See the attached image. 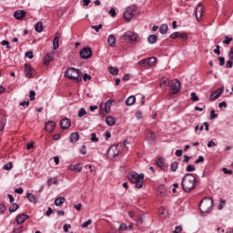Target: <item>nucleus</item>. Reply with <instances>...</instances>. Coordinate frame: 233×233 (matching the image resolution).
<instances>
[{
    "mask_svg": "<svg viewBox=\"0 0 233 233\" xmlns=\"http://www.w3.org/2000/svg\"><path fill=\"white\" fill-rule=\"evenodd\" d=\"M168 86L171 88L172 94H177L181 90V83L177 79L169 81Z\"/></svg>",
    "mask_w": 233,
    "mask_h": 233,
    "instance_id": "0eeeda50",
    "label": "nucleus"
},
{
    "mask_svg": "<svg viewBox=\"0 0 233 233\" xmlns=\"http://www.w3.org/2000/svg\"><path fill=\"white\" fill-rule=\"evenodd\" d=\"M5 127H6V119L2 118L0 120V131L3 132L5 130Z\"/></svg>",
    "mask_w": 233,
    "mask_h": 233,
    "instance_id": "58836bf2",
    "label": "nucleus"
},
{
    "mask_svg": "<svg viewBox=\"0 0 233 233\" xmlns=\"http://www.w3.org/2000/svg\"><path fill=\"white\" fill-rule=\"evenodd\" d=\"M191 101L193 102L199 101V97L196 95L195 92L191 93Z\"/></svg>",
    "mask_w": 233,
    "mask_h": 233,
    "instance_id": "603ef678",
    "label": "nucleus"
},
{
    "mask_svg": "<svg viewBox=\"0 0 233 233\" xmlns=\"http://www.w3.org/2000/svg\"><path fill=\"white\" fill-rule=\"evenodd\" d=\"M214 209V199L209 197L204 198L199 203V210L202 214H210Z\"/></svg>",
    "mask_w": 233,
    "mask_h": 233,
    "instance_id": "f03ea898",
    "label": "nucleus"
},
{
    "mask_svg": "<svg viewBox=\"0 0 233 233\" xmlns=\"http://www.w3.org/2000/svg\"><path fill=\"white\" fill-rule=\"evenodd\" d=\"M198 178L193 174L187 173L182 178V188L185 192H192L196 188Z\"/></svg>",
    "mask_w": 233,
    "mask_h": 233,
    "instance_id": "f257e3e1",
    "label": "nucleus"
},
{
    "mask_svg": "<svg viewBox=\"0 0 233 233\" xmlns=\"http://www.w3.org/2000/svg\"><path fill=\"white\" fill-rule=\"evenodd\" d=\"M107 154L109 156H112L113 157H117V156L121 154V149H119V145L111 146L107 150Z\"/></svg>",
    "mask_w": 233,
    "mask_h": 233,
    "instance_id": "6e6552de",
    "label": "nucleus"
},
{
    "mask_svg": "<svg viewBox=\"0 0 233 233\" xmlns=\"http://www.w3.org/2000/svg\"><path fill=\"white\" fill-rule=\"evenodd\" d=\"M54 128H56V122L48 121L46 124V132H52L54 130Z\"/></svg>",
    "mask_w": 233,
    "mask_h": 233,
    "instance_id": "4be33fe9",
    "label": "nucleus"
},
{
    "mask_svg": "<svg viewBox=\"0 0 233 233\" xmlns=\"http://www.w3.org/2000/svg\"><path fill=\"white\" fill-rule=\"evenodd\" d=\"M147 42L149 43V45H154V44L157 43V35H150L147 37Z\"/></svg>",
    "mask_w": 233,
    "mask_h": 233,
    "instance_id": "cd10ccee",
    "label": "nucleus"
},
{
    "mask_svg": "<svg viewBox=\"0 0 233 233\" xmlns=\"http://www.w3.org/2000/svg\"><path fill=\"white\" fill-rule=\"evenodd\" d=\"M89 225H92V219H88L87 221L84 222L81 227L82 228H86Z\"/></svg>",
    "mask_w": 233,
    "mask_h": 233,
    "instance_id": "3c124183",
    "label": "nucleus"
},
{
    "mask_svg": "<svg viewBox=\"0 0 233 233\" xmlns=\"http://www.w3.org/2000/svg\"><path fill=\"white\" fill-rule=\"evenodd\" d=\"M139 66L145 67L148 66V58L142 59L138 62Z\"/></svg>",
    "mask_w": 233,
    "mask_h": 233,
    "instance_id": "e433bc0d",
    "label": "nucleus"
},
{
    "mask_svg": "<svg viewBox=\"0 0 233 233\" xmlns=\"http://www.w3.org/2000/svg\"><path fill=\"white\" fill-rule=\"evenodd\" d=\"M106 123L108 125V127H114V125H116V119H114V117L111 116H106Z\"/></svg>",
    "mask_w": 233,
    "mask_h": 233,
    "instance_id": "c85d7f7f",
    "label": "nucleus"
},
{
    "mask_svg": "<svg viewBox=\"0 0 233 233\" xmlns=\"http://www.w3.org/2000/svg\"><path fill=\"white\" fill-rule=\"evenodd\" d=\"M146 139L148 140L150 145H154V143H156V133L154 131L148 130L146 135Z\"/></svg>",
    "mask_w": 233,
    "mask_h": 233,
    "instance_id": "dca6fc26",
    "label": "nucleus"
},
{
    "mask_svg": "<svg viewBox=\"0 0 233 233\" xmlns=\"http://www.w3.org/2000/svg\"><path fill=\"white\" fill-rule=\"evenodd\" d=\"M121 39L124 41H131V43H137L139 41L137 34L132 31L126 32Z\"/></svg>",
    "mask_w": 233,
    "mask_h": 233,
    "instance_id": "423d86ee",
    "label": "nucleus"
},
{
    "mask_svg": "<svg viewBox=\"0 0 233 233\" xmlns=\"http://www.w3.org/2000/svg\"><path fill=\"white\" fill-rule=\"evenodd\" d=\"M61 38V33L56 32L55 38L53 39V50H57L59 48V39Z\"/></svg>",
    "mask_w": 233,
    "mask_h": 233,
    "instance_id": "a211bd4d",
    "label": "nucleus"
},
{
    "mask_svg": "<svg viewBox=\"0 0 233 233\" xmlns=\"http://www.w3.org/2000/svg\"><path fill=\"white\" fill-rule=\"evenodd\" d=\"M26 198L28 201H30V203H37V200L39 199L36 195H34L32 193H27Z\"/></svg>",
    "mask_w": 233,
    "mask_h": 233,
    "instance_id": "5701e85b",
    "label": "nucleus"
},
{
    "mask_svg": "<svg viewBox=\"0 0 233 233\" xmlns=\"http://www.w3.org/2000/svg\"><path fill=\"white\" fill-rule=\"evenodd\" d=\"M20 106H30V102L29 101H23L19 103Z\"/></svg>",
    "mask_w": 233,
    "mask_h": 233,
    "instance_id": "e2e57ef3",
    "label": "nucleus"
},
{
    "mask_svg": "<svg viewBox=\"0 0 233 233\" xmlns=\"http://www.w3.org/2000/svg\"><path fill=\"white\" fill-rule=\"evenodd\" d=\"M108 72L109 74H112V76H117V74H119V69H117V67L109 66Z\"/></svg>",
    "mask_w": 233,
    "mask_h": 233,
    "instance_id": "c756f323",
    "label": "nucleus"
},
{
    "mask_svg": "<svg viewBox=\"0 0 233 233\" xmlns=\"http://www.w3.org/2000/svg\"><path fill=\"white\" fill-rule=\"evenodd\" d=\"M127 229H128V227L125 223L120 224L118 228L119 232H124V230H127Z\"/></svg>",
    "mask_w": 233,
    "mask_h": 233,
    "instance_id": "c03bdc74",
    "label": "nucleus"
},
{
    "mask_svg": "<svg viewBox=\"0 0 233 233\" xmlns=\"http://www.w3.org/2000/svg\"><path fill=\"white\" fill-rule=\"evenodd\" d=\"M53 60H54V53H48L44 57L45 65H48V63H50Z\"/></svg>",
    "mask_w": 233,
    "mask_h": 233,
    "instance_id": "b1692460",
    "label": "nucleus"
},
{
    "mask_svg": "<svg viewBox=\"0 0 233 233\" xmlns=\"http://www.w3.org/2000/svg\"><path fill=\"white\" fill-rule=\"evenodd\" d=\"M230 41H232V37H228V35H226L223 43L224 45H230Z\"/></svg>",
    "mask_w": 233,
    "mask_h": 233,
    "instance_id": "5fc2aeb1",
    "label": "nucleus"
},
{
    "mask_svg": "<svg viewBox=\"0 0 233 233\" xmlns=\"http://www.w3.org/2000/svg\"><path fill=\"white\" fill-rule=\"evenodd\" d=\"M225 88L222 86L211 93V101H216V99H219V96L223 94Z\"/></svg>",
    "mask_w": 233,
    "mask_h": 233,
    "instance_id": "4468645a",
    "label": "nucleus"
},
{
    "mask_svg": "<svg viewBox=\"0 0 233 233\" xmlns=\"http://www.w3.org/2000/svg\"><path fill=\"white\" fill-rule=\"evenodd\" d=\"M30 217L25 213L18 214L15 218L17 225H23Z\"/></svg>",
    "mask_w": 233,
    "mask_h": 233,
    "instance_id": "2eb2a0df",
    "label": "nucleus"
},
{
    "mask_svg": "<svg viewBox=\"0 0 233 233\" xmlns=\"http://www.w3.org/2000/svg\"><path fill=\"white\" fill-rule=\"evenodd\" d=\"M67 170H71V172H82L83 171V164L77 163L75 165H69L67 167Z\"/></svg>",
    "mask_w": 233,
    "mask_h": 233,
    "instance_id": "9d476101",
    "label": "nucleus"
},
{
    "mask_svg": "<svg viewBox=\"0 0 233 233\" xmlns=\"http://www.w3.org/2000/svg\"><path fill=\"white\" fill-rule=\"evenodd\" d=\"M136 103V96H130L126 99V105L127 106H131V105H134Z\"/></svg>",
    "mask_w": 233,
    "mask_h": 233,
    "instance_id": "bb28decb",
    "label": "nucleus"
},
{
    "mask_svg": "<svg viewBox=\"0 0 233 233\" xmlns=\"http://www.w3.org/2000/svg\"><path fill=\"white\" fill-rule=\"evenodd\" d=\"M127 177L129 181L135 184L136 188H143V181H145V174H137L136 171H131Z\"/></svg>",
    "mask_w": 233,
    "mask_h": 233,
    "instance_id": "7ed1b4c3",
    "label": "nucleus"
},
{
    "mask_svg": "<svg viewBox=\"0 0 233 233\" xmlns=\"http://www.w3.org/2000/svg\"><path fill=\"white\" fill-rule=\"evenodd\" d=\"M159 30H168V25L162 24L159 27Z\"/></svg>",
    "mask_w": 233,
    "mask_h": 233,
    "instance_id": "774afa93",
    "label": "nucleus"
},
{
    "mask_svg": "<svg viewBox=\"0 0 233 233\" xmlns=\"http://www.w3.org/2000/svg\"><path fill=\"white\" fill-rule=\"evenodd\" d=\"M157 167H159V168H164L165 167V158L164 157L157 158Z\"/></svg>",
    "mask_w": 233,
    "mask_h": 233,
    "instance_id": "7c9ffc66",
    "label": "nucleus"
},
{
    "mask_svg": "<svg viewBox=\"0 0 233 233\" xmlns=\"http://www.w3.org/2000/svg\"><path fill=\"white\" fill-rule=\"evenodd\" d=\"M205 161V158L203 157V156H199L198 157V159L195 161V163L197 164V165H199V163H203Z\"/></svg>",
    "mask_w": 233,
    "mask_h": 233,
    "instance_id": "13d9d810",
    "label": "nucleus"
},
{
    "mask_svg": "<svg viewBox=\"0 0 233 233\" xmlns=\"http://www.w3.org/2000/svg\"><path fill=\"white\" fill-rule=\"evenodd\" d=\"M15 19H17V21H23L25 17H26V11L25 10H16L14 13Z\"/></svg>",
    "mask_w": 233,
    "mask_h": 233,
    "instance_id": "9b49d317",
    "label": "nucleus"
},
{
    "mask_svg": "<svg viewBox=\"0 0 233 233\" xmlns=\"http://www.w3.org/2000/svg\"><path fill=\"white\" fill-rule=\"evenodd\" d=\"M171 39H177V37H180V39H187V33H179V32H175L170 35Z\"/></svg>",
    "mask_w": 233,
    "mask_h": 233,
    "instance_id": "6ab92c4d",
    "label": "nucleus"
},
{
    "mask_svg": "<svg viewBox=\"0 0 233 233\" xmlns=\"http://www.w3.org/2000/svg\"><path fill=\"white\" fill-rule=\"evenodd\" d=\"M65 201H66V199L63 197L56 198L55 199V205L56 207H61V205H63Z\"/></svg>",
    "mask_w": 233,
    "mask_h": 233,
    "instance_id": "a878e982",
    "label": "nucleus"
},
{
    "mask_svg": "<svg viewBox=\"0 0 233 233\" xmlns=\"http://www.w3.org/2000/svg\"><path fill=\"white\" fill-rule=\"evenodd\" d=\"M90 79H92V76H90V75H88V74H84V76H83V80L84 81H90Z\"/></svg>",
    "mask_w": 233,
    "mask_h": 233,
    "instance_id": "052dcab7",
    "label": "nucleus"
},
{
    "mask_svg": "<svg viewBox=\"0 0 233 233\" xmlns=\"http://www.w3.org/2000/svg\"><path fill=\"white\" fill-rule=\"evenodd\" d=\"M0 212L5 214L6 212V206L5 204H0Z\"/></svg>",
    "mask_w": 233,
    "mask_h": 233,
    "instance_id": "680f3d73",
    "label": "nucleus"
},
{
    "mask_svg": "<svg viewBox=\"0 0 233 233\" xmlns=\"http://www.w3.org/2000/svg\"><path fill=\"white\" fill-rule=\"evenodd\" d=\"M218 61H219V66H223L225 65V57L219 56Z\"/></svg>",
    "mask_w": 233,
    "mask_h": 233,
    "instance_id": "69168bd1",
    "label": "nucleus"
},
{
    "mask_svg": "<svg viewBox=\"0 0 233 233\" xmlns=\"http://www.w3.org/2000/svg\"><path fill=\"white\" fill-rule=\"evenodd\" d=\"M14 164L12 162H8L7 164L4 165V170H12Z\"/></svg>",
    "mask_w": 233,
    "mask_h": 233,
    "instance_id": "a19ab883",
    "label": "nucleus"
},
{
    "mask_svg": "<svg viewBox=\"0 0 233 233\" xmlns=\"http://www.w3.org/2000/svg\"><path fill=\"white\" fill-rule=\"evenodd\" d=\"M23 228L24 227L23 226H20L18 228H15L12 231V233H23Z\"/></svg>",
    "mask_w": 233,
    "mask_h": 233,
    "instance_id": "8fccbe9b",
    "label": "nucleus"
},
{
    "mask_svg": "<svg viewBox=\"0 0 233 233\" xmlns=\"http://www.w3.org/2000/svg\"><path fill=\"white\" fill-rule=\"evenodd\" d=\"M19 208V205L17 203H13L9 208V212H15Z\"/></svg>",
    "mask_w": 233,
    "mask_h": 233,
    "instance_id": "c9c22d12",
    "label": "nucleus"
},
{
    "mask_svg": "<svg viewBox=\"0 0 233 233\" xmlns=\"http://www.w3.org/2000/svg\"><path fill=\"white\" fill-rule=\"evenodd\" d=\"M216 118H218V114H216V110L212 109L210 111L209 119L212 121Z\"/></svg>",
    "mask_w": 233,
    "mask_h": 233,
    "instance_id": "ea45409f",
    "label": "nucleus"
},
{
    "mask_svg": "<svg viewBox=\"0 0 233 233\" xmlns=\"http://www.w3.org/2000/svg\"><path fill=\"white\" fill-rule=\"evenodd\" d=\"M63 228H64V232H68V229L72 228V226L70 224H65Z\"/></svg>",
    "mask_w": 233,
    "mask_h": 233,
    "instance_id": "338daca9",
    "label": "nucleus"
},
{
    "mask_svg": "<svg viewBox=\"0 0 233 233\" xmlns=\"http://www.w3.org/2000/svg\"><path fill=\"white\" fill-rule=\"evenodd\" d=\"M29 99H30V101H35V91H34V90L30 91Z\"/></svg>",
    "mask_w": 233,
    "mask_h": 233,
    "instance_id": "de8ad7c7",
    "label": "nucleus"
},
{
    "mask_svg": "<svg viewBox=\"0 0 233 233\" xmlns=\"http://www.w3.org/2000/svg\"><path fill=\"white\" fill-rule=\"evenodd\" d=\"M90 141L93 143H97V141H99V138H97V135H96V133L91 134Z\"/></svg>",
    "mask_w": 233,
    "mask_h": 233,
    "instance_id": "37998d69",
    "label": "nucleus"
},
{
    "mask_svg": "<svg viewBox=\"0 0 233 233\" xmlns=\"http://www.w3.org/2000/svg\"><path fill=\"white\" fill-rule=\"evenodd\" d=\"M110 112V107L109 106H106V104H104L100 106V114L101 116H106Z\"/></svg>",
    "mask_w": 233,
    "mask_h": 233,
    "instance_id": "aec40b11",
    "label": "nucleus"
},
{
    "mask_svg": "<svg viewBox=\"0 0 233 233\" xmlns=\"http://www.w3.org/2000/svg\"><path fill=\"white\" fill-rule=\"evenodd\" d=\"M168 83H170V81H168L167 78H164L160 81V86H168Z\"/></svg>",
    "mask_w": 233,
    "mask_h": 233,
    "instance_id": "49530a36",
    "label": "nucleus"
},
{
    "mask_svg": "<svg viewBox=\"0 0 233 233\" xmlns=\"http://www.w3.org/2000/svg\"><path fill=\"white\" fill-rule=\"evenodd\" d=\"M25 57H28L29 59H34V52L32 51L25 52Z\"/></svg>",
    "mask_w": 233,
    "mask_h": 233,
    "instance_id": "4d7b16f0",
    "label": "nucleus"
},
{
    "mask_svg": "<svg viewBox=\"0 0 233 233\" xmlns=\"http://www.w3.org/2000/svg\"><path fill=\"white\" fill-rule=\"evenodd\" d=\"M109 15H111V17H116V9L114 7H112L109 12H108Z\"/></svg>",
    "mask_w": 233,
    "mask_h": 233,
    "instance_id": "6e6d98bb",
    "label": "nucleus"
},
{
    "mask_svg": "<svg viewBox=\"0 0 233 233\" xmlns=\"http://www.w3.org/2000/svg\"><path fill=\"white\" fill-rule=\"evenodd\" d=\"M86 109H85V107H81L79 110H78V113H77V116L78 117H85V116H86Z\"/></svg>",
    "mask_w": 233,
    "mask_h": 233,
    "instance_id": "473e14b6",
    "label": "nucleus"
},
{
    "mask_svg": "<svg viewBox=\"0 0 233 233\" xmlns=\"http://www.w3.org/2000/svg\"><path fill=\"white\" fill-rule=\"evenodd\" d=\"M158 212H159V215L161 216V218H166L167 217V209H165L163 208H160Z\"/></svg>",
    "mask_w": 233,
    "mask_h": 233,
    "instance_id": "79ce46f5",
    "label": "nucleus"
},
{
    "mask_svg": "<svg viewBox=\"0 0 233 233\" xmlns=\"http://www.w3.org/2000/svg\"><path fill=\"white\" fill-rule=\"evenodd\" d=\"M195 17L197 21H199L203 17V5L198 4L195 10Z\"/></svg>",
    "mask_w": 233,
    "mask_h": 233,
    "instance_id": "ddd939ff",
    "label": "nucleus"
},
{
    "mask_svg": "<svg viewBox=\"0 0 233 233\" xmlns=\"http://www.w3.org/2000/svg\"><path fill=\"white\" fill-rule=\"evenodd\" d=\"M157 63V59L156 57H149L147 58V66H154Z\"/></svg>",
    "mask_w": 233,
    "mask_h": 233,
    "instance_id": "2f4dec72",
    "label": "nucleus"
},
{
    "mask_svg": "<svg viewBox=\"0 0 233 233\" xmlns=\"http://www.w3.org/2000/svg\"><path fill=\"white\" fill-rule=\"evenodd\" d=\"M25 77H28L29 79L34 77V67L29 64H25Z\"/></svg>",
    "mask_w": 233,
    "mask_h": 233,
    "instance_id": "f8f14e48",
    "label": "nucleus"
},
{
    "mask_svg": "<svg viewBox=\"0 0 233 233\" xmlns=\"http://www.w3.org/2000/svg\"><path fill=\"white\" fill-rule=\"evenodd\" d=\"M81 76V70L76 69L74 67H69L66 70V77L68 79H73L76 81V83H81L82 78L79 77Z\"/></svg>",
    "mask_w": 233,
    "mask_h": 233,
    "instance_id": "20e7f679",
    "label": "nucleus"
},
{
    "mask_svg": "<svg viewBox=\"0 0 233 233\" xmlns=\"http://www.w3.org/2000/svg\"><path fill=\"white\" fill-rule=\"evenodd\" d=\"M165 190H166L165 186L160 185L157 187V192H160V194H164Z\"/></svg>",
    "mask_w": 233,
    "mask_h": 233,
    "instance_id": "bf43d9fd",
    "label": "nucleus"
},
{
    "mask_svg": "<svg viewBox=\"0 0 233 233\" xmlns=\"http://www.w3.org/2000/svg\"><path fill=\"white\" fill-rule=\"evenodd\" d=\"M70 143H77L79 141V134L77 132L71 133L69 137Z\"/></svg>",
    "mask_w": 233,
    "mask_h": 233,
    "instance_id": "412c9836",
    "label": "nucleus"
},
{
    "mask_svg": "<svg viewBox=\"0 0 233 233\" xmlns=\"http://www.w3.org/2000/svg\"><path fill=\"white\" fill-rule=\"evenodd\" d=\"M178 165H179V163H177V162H172L171 164H170V170H171V172H176V170H177V167H178Z\"/></svg>",
    "mask_w": 233,
    "mask_h": 233,
    "instance_id": "f704fd0d",
    "label": "nucleus"
},
{
    "mask_svg": "<svg viewBox=\"0 0 233 233\" xmlns=\"http://www.w3.org/2000/svg\"><path fill=\"white\" fill-rule=\"evenodd\" d=\"M136 12H137V7L136 5L127 7L124 12V19H126L127 23H130L134 15H136Z\"/></svg>",
    "mask_w": 233,
    "mask_h": 233,
    "instance_id": "39448f33",
    "label": "nucleus"
},
{
    "mask_svg": "<svg viewBox=\"0 0 233 233\" xmlns=\"http://www.w3.org/2000/svg\"><path fill=\"white\" fill-rule=\"evenodd\" d=\"M72 125V122L70 121L69 118H63L60 121V127L62 130H66L67 128H70V126Z\"/></svg>",
    "mask_w": 233,
    "mask_h": 233,
    "instance_id": "f3484780",
    "label": "nucleus"
},
{
    "mask_svg": "<svg viewBox=\"0 0 233 233\" xmlns=\"http://www.w3.org/2000/svg\"><path fill=\"white\" fill-rule=\"evenodd\" d=\"M194 170H196V167L192 165H187V167H186V172H194Z\"/></svg>",
    "mask_w": 233,
    "mask_h": 233,
    "instance_id": "864d4df0",
    "label": "nucleus"
},
{
    "mask_svg": "<svg viewBox=\"0 0 233 233\" xmlns=\"http://www.w3.org/2000/svg\"><path fill=\"white\" fill-rule=\"evenodd\" d=\"M107 43H108L109 46L114 48V46H116V35H110L107 38Z\"/></svg>",
    "mask_w": 233,
    "mask_h": 233,
    "instance_id": "393cba45",
    "label": "nucleus"
},
{
    "mask_svg": "<svg viewBox=\"0 0 233 233\" xmlns=\"http://www.w3.org/2000/svg\"><path fill=\"white\" fill-rule=\"evenodd\" d=\"M1 45H2V46H6V48H7V50H10V42H8V40H3L2 42H1Z\"/></svg>",
    "mask_w": 233,
    "mask_h": 233,
    "instance_id": "09e8293b",
    "label": "nucleus"
},
{
    "mask_svg": "<svg viewBox=\"0 0 233 233\" xmlns=\"http://www.w3.org/2000/svg\"><path fill=\"white\" fill-rule=\"evenodd\" d=\"M80 57H82V59H90V57H92V49L90 47H84L80 51Z\"/></svg>",
    "mask_w": 233,
    "mask_h": 233,
    "instance_id": "1a4fd4ad",
    "label": "nucleus"
},
{
    "mask_svg": "<svg viewBox=\"0 0 233 233\" xmlns=\"http://www.w3.org/2000/svg\"><path fill=\"white\" fill-rule=\"evenodd\" d=\"M52 185H57V177H55V178L50 177L47 180V187H52Z\"/></svg>",
    "mask_w": 233,
    "mask_h": 233,
    "instance_id": "72a5a7b5",
    "label": "nucleus"
},
{
    "mask_svg": "<svg viewBox=\"0 0 233 233\" xmlns=\"http://www.w3.org/2000/svg\"><path fill=\"white\" fill-rule=\"evenodd\" d=\"M43 22H37L35 25V30H43Z\"/></svg>",
    "mask_w": 233,
    "mask_h": 233,
    "instance_id": "a18cd8bd",
    "label": "nucleus"
},
{
    "mask_svg": "<svg viewBox=\"0 0 233 233\" xmlns=\"http://www.w3.org/2000/svg\"><path fill=\"white\" fill-rule=\"evenodd\" d=\"M227 205V201L223 198L219 199V205L218 207V210H223V208Z\"/></svg>",
    "mask_w": 233,
    "mask_h": 233,
    "instance_id": "4c0bfd02",
    "label": "nucleus"
},
{
    "mask_svg": "<svg viewBox=\"0 0 233 233\" xmlns=\"http://www.w3.org/2000/svg\"><path fill=\"white\" fill-rule=\"evenodd\" d=\"M182 230H183V228H181V226H177L173 233H180Z\"/></svg>",
    "mask_w": 233,
    "mask_h": 233,
    "instance_id": "0e129e2a",
    "label": "nucleus"
}]
</instances>
